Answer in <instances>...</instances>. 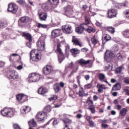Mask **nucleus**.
<instances>
[{
  "label": "nucleus",
  "mask_w": 129,
  "mask_h": 129,
  "mask_svg": "<svg viewBox=\"0 0 129 129\" xmlns=\"http://www.w3.org/2000/svg\"><path fill=\"white\" fill-rule=\"evenodd\" d=\"M1 114L3 116L13 117L14 116V109L10 108H4L1 110Z\"/></svg>",
  "instance_id": "nucleus-1"
},
{
  "label": "nucleus",
  "mask_w": 129,
  "mask_h": 129,
  "mask_svg": "<svg viewBox=\"0 0 129 129\" xmlns=\"http://www.w3.org/2000/svg\"><path fill=\"white\" fill-rule=\"evenodd\" d=\"M66 44L65 41H61L60 43L57 44L56 46V51L57 52L60 54V55L58 56V61L59 63H62V61L64 59H65V56L64 55V54H63V52L62 51V49H61V44Z\"/></svg>",
  "instance_id": "nucleus-2"
},
{
  "label": "nucleus",
  "mask_w": 129,
  "mask_h": 129,
  "mask_svg": "<svg viewBox=\"0 0 129 129\" xmlns=\"http://www.w3.org/2000/svg\"><path fill=\"white\" fill-rule=\"evenodd\" d=\"M77 62L81 65V66H82V67L88 65L89 68H91L93 65V60L91 59L86 60L83 58H81L77 60Z\"/></svg>",
  "instance_id": "nucleus-3"
},
{
  "label": "nucleus",
  "mask_w": 129,
  "mask_h": 129,
  "mask_svg": "<svg viewBox=\"0 0 129 129\" xmlns=\"http://www.w3.org/2000/svg\"><path fill=\"white\" fill-rule=\"evenodd\" d=\"M65 15L69 18H72L73 17V6L71 5H67L63 8Z\"/></svg>",
  "instance_id": "nucleus-4"
},
{
  "label": "nucleus",
  "mask_w": 129,
  "mask_h": 129,
  "mask_svg": "<svg viewBox=\"0 0 129 129\" xmlns=\"http://www.w3.org/2000/svg\"><path fill=\"white\" fill-rule=\"evenodd\" d=\"M8 11L13 14H16L18 12V5L15 3H10L8 5Z\"/></svg>",
  "instance_id": "nucleus-5"
},
{
  "label": "nucleus",
  "mask_w": 129,
  "mask_h": 129,
  "mask_svg": "<svg viewBox=\"0 0 129 129\" xmlns=\"http://www.w3.org/2000/svg\"><path fill=\"white\" fill-rule=\"evenodd\" d=\"M16 98L20 103H24L28 100V96L24 94H18L16 96Z\"/></svg>",
  "instance_id": "nucleus-6"
},
{
  "label": "nucleus",
  "mask_w": 129,
  "mask_h": 129,
  "mask_svg": "<svg viewBox=\"0 0 129 129\" xmlns=\"http://www.w3.org/2000/svg\"><path fill=\"white\" fill-rule=\"evenodd\" d=\"M62 32L65 34H71L73 32V29H72V26L69 24H67L62 26Z\"/></svg>",
  "instance_id": "nucleus-7"
},
{
  "label": "nucleus",
  "mask_w": 129,
  "mask_h": 129,
  "mask_svg": "<svg viewBox=\"0 0 129 129\" xmlns=\"http://www.w3.org/2000/svg\"><path fill=\"white\" fill-rule=\"evenodd\" d=\"M86 28H87V25L85 24H81L79 26L76 28L75 31L77 34H82Z\"/></svg>",
  "instance_id": "nucleus-8"
},
{
  "label": "nucleus",
  "mask_w": 129,
  "mask_h": 129,
  "mask_svg": "<svg viewBox=\"0 0 129 129\" xmlns=\"http://www.w3.org/2000/svg\"><path fill=\"white\" fill-rule=\"evenodd\" d=\"M22 36L24 37L26 40L29 41V43L26 44L27 46L29 48H32V43H31V42H32V35L29 33L24 32L23 33Z\"/></svg>",
  "instance_id": "nucleus-9"
},
{
  "label": "nucleus",
  "mask_w": 129,
  "mask_h": 129,
  "mask_svg": "<svg viewBox=\"0 0 129 129\" xmlns=\"http://www.w3.org/2000/svg\"><path fill=\"white\" fill-rule=\"evenodd\" d=\"M38 14H39V17L40 21H46V20H47L48 14L47 13L45 12L44 9L39 10Z\"/></svg>",
  "instance_id": "nucleus-10"
},
{
  "label": "nucleus",
  "mask_w": 129,
  "mask_h": 129,
  "mask_svg": "<svg viewBox=\"0 0 129 129\" xmlns=\"http://www.w3.org/2000/svg\"><path fill=\"white\" fill-rule=\"evenodd\" d=\"M34 56L33 57V61L35 62H38L41 60V58L42 57V55H41V52L39 50L35 49L34 51Z\"/></svg>",
  "instance_id": "nucleus-11"
},
{
  "label": "nucleus",
  "mask_w": 129,
  "mask_h": 129,
  "mask_svg": "<svg viewBox=\"0 0 129 129\" xmlns=\"http://www.w3.org/2000/svg\"><path fill=\"white\" fill-rule=\"evenodd\" d=\"M7 76L9 79H17L18 78L19 76L18 75V73L16 72L14 70L8 72Z\"/></svg>",
  "instance_id": "nucleus-12"
},
{
  "label": "nucleus",
  "mask_w": 129,
  "mask_h": 129,
  "mask_svg": "<svg viewBox=\"0 0 129 129\" xmlns=\"http://www.w3.org/2000/svg\"><path fill=\"white\" fill-rule=\"evenodd\" d=\"M47 117V114L44 112H40L36 115V118L39 121H43Z\"/></svg>",
  "instance_id": "nucleus-13"
},
{
  "label": "nucleus",
  "mask_w": 129,
  "mask_h": 129,
  "mask_svg": "<svg viewBox=\"0 0 129 129\" xmlns=\"http://www.w3.org/2000/svg\"><path fill=\"white\" fill-rule=\"evenodd\" d=\"M117 15V12H116V10L115 9H110L108 10V17L110 19H112V18H115Z\"/></svg>",
  "instance_id": "nucleus-14"
},
{
  "label": "nucleus",
  "mask_w": 129,
  "mask_h": 129,
  "mask_svg": "<svg viewBox=\"0 0 129 129\" xmlns=\"http://www.w3.org/2000/svg\"><path fill=\"white\" fill-rule=\"evenodd\" d=\"M37 46L38 49L40 50V51H44L45 50V40H39L37 42Z\"/></svg>",
  "instance_id": "nucleus-15"
},
{
  "label": "nucleus",
  "mask_w": 129,
  "mask_h": 129,
  "mask_svg": "<svg viewBox=\"0 0 129 129\" xmlns=\"http://www.w3.org/2000/svg\"><path fill=\"white\" fill-rule=\"evenodd\" d=\"M114 55L112 52L110 51H107L106 52V54L105 55V60L107 62H110L111 61V59L113 58Z\"/></svg>",
  "instance_id": "nucleus-16"
},
{
  "label": "nucleus",
  "mask_w": 129,
  "mask_h": 129,
  "mask_svg": "<svg viewBox=\"0 0 129 129\" xmlns=\"http://www.w3.org/2000/svg\"><path fill=\"white\" fill-rule=\"evenodd\" d=\"M52 71V66L50 65H46V67L43 68V72L45 75L50 74Z\"/></svg>",
  "instance_id": "nucleus-17"
},
{
  "label": "nucleus",
  "mask_w": 129,
  "mask_h": 129,
  "mask_svg": "<svg viewBox=\"0 0 129 129\" xmlns=\"http://www.w3.org/2000/svg\"><path fill=\"white\" fill-rule=\"evenodd\" d=\"M72 42L75 46H79V47H82L83 46L82 42H80L78 38H73Z\"/></svg>",
  "instance_id": "nucleus-18"
},
{
  "label": "nucleus",
  "mask_w": 129,
  "mask_h": 129,
  "mask_svg": "<svg viewBox=\"0 0 129 129\" xmlns=\"http://www.w3.org/2000/svg\"><path fill=\"white\" fill-rule=\"evenodd\" d=\"M61 33V30L60 29H54L51 32V35L52 37H58L60 36V33Z\"/></svg>",
  "instance_id": "nucleus-19"
},
{
  "label": "nucleus",
  "mask_w": 129,
  "mask_h": 129,
  "mask_svg": "<svg viewBox=\"0 0 129 129\" xmlns=\"http://www.w3.org/2000/svg\"><path fill=\"white\" fill-rule=\"evenodd\" d=\"M47 92H48V90L43 87L39 88L38 90V93L41 95H45Z\"/></svg>",
  "instance_id": "nucleus-20"
},
{
  "label": "nucleus",
  "mask_w": 129,
  "mask_h": 129,
  "mask_svg": "<svg viewBox=\"0 0 129 129\" xmlns=\"http://www.w3.org/2000/svg\"><path fill=\"white\" fill-rule=\"evenodd\" d=\"M31 111V108L28 106H24L22 107V109H21L22 113H28Z\"/></svg>",
  "instance_id": "nucleus-21"
},
{
  "label": "nucleus",
  "mask_w": 129,
  "mask_h": 129,
  "mask_svg": "<svg viewBox=\"0 0 129 129\" xmlns=\"http://www.w3.org/2000/svg\"><path fill=\"white\" fill-rule=\"evenodd\" d=\"M97 87L98 88V92L101 93L103 92V89H107V88L105 87L104 85H97Z\"/></svg>",
  "instance_id": "nucleus-22"
},
{
  "label": "nucleus",
  "mask_w": 129,
  "mask_h": 129,
  "mask_svg": "<svg viewBox=\"0 0 129 129\" xmlns=\"http://www.w3.org/2000/svg\"><path fill=\"white\" fill-rule=\"evenodd\" d=\"M120 88H121V85L119 83H116L112 87V90L113 91H117L120 90Z\"/></svg>",
  "instance_id": "nucleus-23"
},
{
  "label": "nucleus",
  "mask_w": 129,
  "mask_h": 129,
  "mask_svg": "<svg viewBox=\"0 0 129 129\" xmlns=\"http://www.w3.org/2000/svg\"><path fill=\"white\" fill-rule=\"evenodd\" d=\"M77 70H78V68H77L75 71L72 72L71 74L69 76V78L70 79V82H71L72 83H73L74 82V77H72V75L75 73V72H77Z\"/></svg>",
  "instance_id": "nucleus-24"
},
{
  "label": "nucleus",
  "mask_w": 129,
  "mask_h": 129,
  "mask_svg": "<svg viewBox=\"0 0 129 129\" xmlns=\"http://www.w3.org/2000/svg\"><path fill=\"white\" fill-rule=\"evenodd\" d=\"M33 82H37L40 80V75L38 74L34 73L33 74Z\"/></svg>",
  "instance_id": "nucleus-25"
},
{
  "label": "nucleus",
  "mask_w": 129,
  "mask_h": 129,
  "mask_svg": "<svg viewBox=\"0 0 129 129\" xmlns=\"http://www.w3.org/2000/svg\"><path fill=\"white\" fill-rule=\"evenodd\" d=\"M122 35L124 38L129 39V29H126L122 32Z\"/></svg>",
  "instance_id": "nucleus-26"
},
{
  "label": "nucleus",
  "mask_w": 129,
  "mask_h": 129,
  "mask_svg": "<svg viewBox=\"0 0 129 129\" xmlns=\"http://www.w3.org/2000/svg\"><path fill=\"white\" fill-rule=\"evenodd\" d=\"M71 52L73 55H77V54L80 53V50L77 48H72L71 49Z\"/></svg>",
  "instance_id": "nucleus-27"
},
{
  "label": "nucleus",
  "mask_w": 129,
  "mask_h": 129,
  "mask_svg": "<svg viewBox=\"0 0 129 129\" xmlns=\"http://www.w3.org/2000/svg\"><path fill=\"white\" fill-rule=\"evenodd\" d=\"M127 112V109L126 108H123L121 110H120L119 114L122 116H124L125 114H126V113Z\"/></svg>",
  "instance_id": "nucleus-28"
},
{
  "label": "nucleus",
  "mask_w": 129,
  "mask_h": 129,
  "mask_svg": "<svg viewBox=\"0 0 129 129\" xmlns=\"http://www.w3.org/2000/svg\"><path fill=\"white\" fill-rule=\"evenodd\" d=\"M33 129H40V128H43V127H44V126H38V124H37V122H36V121H35L34 120L33 121Z\"/></svg>",
  "instance_id": "nucleus-29"
},
{
  "label": "nucleus",
  "mask_w": 129,
  "mask_h": 129,
  "mask_svg": "<svg viewBox=\"0 0 129 129\" xmlns=\"http://www.w3.org/2000/svg\"><path fill=\"white\" fill-rule=\"evenodd\" d=\"M37 28H41L42 29H47L48 25L47 24H42L40 23L37 24Z\"/></svg>",
  "instance_id": "nucleus-30"
},
{
  "label": "nucleus",
  "mask_w": 129,
  "mask_h": 129,
  "mask_svg": "<svg viewBox=\"0 0 129 129\" xmlns=\"http://www.w3.org/2000/svg\"><path fill=\"white\" fill-rule=\"evenodd\" d=\"M79 94L80 96H84V94H85V91H84V89L83 87H81L79 89Z\"/></svg>",
  "instance_id": "nucleus-31"
},
{
  "label": "nucleus",
  "mask_w": 129,
  "mask_h": 129,
  "mask_svg": "<svg viewBox=\"0 0 129 129\" xmlns=\"http://www.w3.org/2000/svg\"><path fill=\"white\" fill-rule=\"evenodd\" d=\"M44 110L46 112H51V110H52V107L51 105H48L44 108Z\"/></svg>",
  "instance_id": "nucleus-32"
},
{
  "label": "nucleus",
  "mask_w": 129,
  "mask_h": 129,
  "mask_svg": "<svg viewBox=\"0 0 129 129\" xmlns=\"http://www.w3.org/2000/svg\"><path fill=\"white\" fill-rule=\"evenodd\" d=\"M28 20H29L28 17H23L19 19V22H20L21 23H27V22H28Z\"/></svg>",
  "instance_id": "nucleus-33"
},
{
  "label": "nucleus",
  "mask_w": 129,
  "mask_h": 129,
  "mask_svg": "<svg viewBox=\"0 0 129 129\" xmlns=\"http://www.w3.org/2000/svg\"><path fill=\"white\" fill-rule=\"evenodd\" d=\"M69 68H70V69H73V72H74V71H75L76 70V69L78 68V67H77V68H75L74 67V64H73V62H71L69 66H68Z\"/></svg>",
  "instance_id": "nucleus-34"
},
{
  "label": "nucleus",
  "mask_w": 129,
  "mask_h": 129,
  "mask_svg": "<svg viewBox=\"0 0 129 129\" xmlns=\"http://www.w3.org/2000/svg\"><path fill=\"white\" fill-rule=\"evenodd\" d=\"M27 81L29 82V83L33 82V73H31L29 75L28 78L27 79Z\"/></svg>",
  "instance_id": "nucleus-35"
},
{
  "label": "nucleus",
  "mask_w": 129,
  "mask_h": 129,
  "mask_svg": "<svg viewBox=\"0 0 129 129\" xmlns=\"http://www.w3.org/2000/svg\"><path fill=\"white\" fill-rule=\"evenodd\" d=\"M92 43L94 45H96L97 43L98 42V40H97V38L95 36H93L92 37L91 39Z\"/></svg>",
  "instance_id": "nucleus-36"
},
{
  "label": "nucleus",
  "mask_w": 129,
  "mask_h": 129,
  "mask_svg": "<svg viewBox=\"0 0 129 129\" xmlns=\"http://www.w3.org/2000/svg\"><path fill=\"white\" fill-rule=\"evenodd\" d=\"M103 38L106 40V42H107V41H109L111 39V37L108 34H104Z\"/></svg>",
  "instance_id": "nucleus-37"
},
{
  "label": "nucleus",
  "mask_w": 129,
  "mask_h": 129,
  "mask_svg": "<svg viewBox=\"0 0 129 129\" xmlns=\"http://www.w3.org/2000/svg\"><path fill=\"white\" fill-rule=\"evenodd\" d=\"M85 21L86 22L85 25H88L90 24V18L87 15L85 16Z\"/></svg>",
  "instance_id": "nucleus-38"
},
{
  "label": "nucleus",
  "mask_w": 129,
  "mask_h": 129,
  "mask_svg": "<svg viewBox=\"0 0 129 129\" xmlns=\"http://www.w3.org/2000/svg\"><path fill=\"white\" fill-rule=\"evenodd\" d=\"M99 78L101 82H103V81H104V79L105 78V75L103 74H99Z\"/></svg>",
  "instance_id": "nucleus-39"
},
{
  "label": "nucleus",
  "mask_w": 129,
  "mask_h": 129,
  "mask_svg": "<svg viewBox=\"0 0 129 129\" xmlns=\"http://www.w3.org/2000/svg\"><path fill=\"white\" fill-rule=\"evenodd\" d=\"M88 109H89L91 111L92 113H95V107L94 105H90Z\"/></svg>",
  "instance_id": "nucleus-40"
},
{
  "label": "nucleus",
  "mask_w": 129,
  "mask_h": 129,
  "mask_svg": "<svg viewBox=\"0 0 129 129\" xmlns=\"http://www.w3.org/2000/svg\"><path fill=\"white\" fill-rule=\"evenodd\" d=\"M54 90L55 92H59L60 91V87L57 84H55L54 85Z\"/></svg>",
  "instance_id": "nucleus-41"
},
{
  "label": "nucleus",
  "mask_w": 129,
  "mask_h": 129,
  "mask_svg": "<svg viewBox=\"0 0 129 129\" xmlns=\"http://www.w3.org/2000/svg\"><path fill=\"white\" fill-rule=\"evenodd\" d=\"M107 31L111 33V34H113L114 32H115V30H114V28L109 27L106 28Z\"/></svg>",
  "instance_id": "nucleus-42"
},
{
  "label": "nucleus",
  "mask_w": 129,
  "mask_h": 129,
  "mask_svg": "<svg viewBox=\"0 0 129 129\" xmlns=\"http://www.w3.org/2000/svg\"><path fill=\"white\" fill-rule=\"evenodd\" d=\"M49 2L51 5H54L55 6L59 4V0H49Z\"/></svg>",
  "instance_id": "nucleus-43"
},
{
  "label": "nucleus",
  "mask_w": 129,
  "mask_h": 129,
  "mask_svg": "<svg viewBox=\"0 0 129 129\" xmlns=\"http://www.w3.org/2000/svg\"><path fill=\"white\" fill-rule=\"evenodd\" d=\"M123 69V68L121 66L116 69V73H117V74H119V73H121V71H122Z\"/></svg>",
  "instance_id": "nucleus-44"
},
{
  "label": "nucleus",
  "mask_w": 129,
  "mask_h": 129,
  "mask_svg": "<svg viewBox=\"0 0 129 129\" xmlns=\"http://www.w3.org/2000/svg\"><path fill=\"white\" fill-rule=\"evenodd\" d=\"M87 32H88V33H94V32H95V29H94L93 28L89 27H88V28L87 30Z\"/></svg>",
  "instance_id": "nucleus-45"
},
{
  "label": "nucleus",
  "mask_w": 129,
  "mask_h": 129,
  "mask_svg": "<svg viewBox=\"0 0 129 129\" xmlns=\"http://www.w3.org/2000/svg\"><path fill=\"white\" fill-rule=\"evenodd\" d=\"M58 99V97H57V96L53 95L51 97L48 99V100H49V101H52V100H56V99Z\"/></svg>",
  "instance_id": "nucleus-46"
},
{
  "label": "nucleus",
  "mask_w": 129,
  "mask_h": 129,
  "mask_svg": "<svg viewBox=\"0 0 129 129\" xmlns=\"http://www.w3.org/2000/svg\"><path fill=\"white\" fill-rule=\"evenodd\" d=\"M118 49H119L118 45H117V44L114 45V46L112 48V50L114 52H116L117 51H118Z\"/></svg>",
  "instance_id": "nucleus-47"
},
{
  "label": "nucleus",
  "mask_w": 129,
  "mask_h": 129,
  "mask_svg": "<svg viewBox=\"0 0 129 129\" xmlns=\"http://www.w3.org/2000/svg\"><path fill=\"white\" fill-rule=\"evenodd\" d=\"M63 121L64 123H69V124H70L72 122V120L69 119V118H66L65 120H63Z\"/></svg>",
  "instance_id": "nucleus-48"
},
{
  "label": "nucleus",
  "mask_w": 129,
  "mask_h": 129,
  "mask_svg": "<svg viewBox=\"0 0 129 129\" xmlns=\"http://www.w3.org/2000/svg\"><path fill=\"white\" fill-rule=\"evenodd\" d=\"M123 82L125 83V84H129V77L124 78Z\"/></svg>",
  "instance_id": "nucleus-49"
},
{
  "label": "nucleus",
  "mask_w": 129,
  "mask_h": 129,
  "mask_svg": "<svg viewBox=\"0 0 129 129\" xmlns=\"http://www.w3.org/2000/svg\"><path fill=\"white\" fill-rule=\"evenodd\" d=\"M117 58L118 60H119L120 61H122V60L123 59V58H122V56L119 53L117 54Z\"/></svg>",
  "instance_id": "nucleus-50"
},
{
  "label": "nucleus",
  "mask_w": 129,
  "mask_h": 129,
  "mask_svg": "<svg viewBox=\"0 0 129 129\" xmlns=\"http://www.w3.org/2000/svg\"><path fill=\"white\" fill-rule=\"evenodd\" d=\"M84 87L87 89H90V88H91V87H92V84L90 83L86 84L84 86Z\"/></svg>",
  "instance_id": "nucleus-51"
},
{
  "label": "nucleus",
  "mask_w": 129,
  "mask_h": 129,
  "mask_svg": "<svg viewBox=\"0 0 129 129\" xmlns=\"http://www.w3.org/2000/svg\"><path fill=\"white\" fill-rule=\"evenodd\" d=\"M28 124L29 125V129H33V120L28 121Z\"/></svg>",
  "instance_id": "nucleus-52"
},
{
  "label": "nucleus",
  "mask_w": 129,
  "mask_h": 129,
  "mask_svg": "<svg viewBox=\"0 0 129 129\" xmlns=\"http://www.w3.org/2000/svg\"><path fill=\"white\" fill-rule=\"evenodd\" d=\"M87 104L89 106V107H90V105H93V101L91 100H89L87 101Z\"/></svg>",
  "instance_id": "nucleus-53"
},
{
  "label": "nucleus",
  "mask_w": 129,
  "mask_h": 129,
  "mask_svg": "<svg viewBox=\"0 0 129 129\" xmlns=\"http://www.w3.org/2000/svg\"><path fill=\"white\" fill-rule=\"evenodd\" d=\"M124 14L126 18H129V10H126L124 12Z\"/></svg>",
  "instance_id": "nucleus-54"
},
{
  "label": "nucleus",
  "mask_w": 129,
  "mask_h": 129,
  "mask_svg": "<svg viewBox=\"0 0 129 129\" xmlns=\"http://www.w3.org/2000/svg\"><path fill=\"white\" fill-rule=\"evenodd\" d=\"M89 124H90V126H92V127H94V126H95V124L94 123L93 121L89 120Z\"/></svg>",
  "instance_id": "nucleus-55"
},
{
  "label": "nucleus",
  "mask_w": 129,
  "mask_h": 129,
  "mask_svg": "<svg viewBox=\"0 0 129 129\" xmlns=\"http://www.w3.org/2000/svg\"><path fill=\"white\" fill-rule=\"evenodd\" d=\"M122 5L120 3H117L115 4V7L117 8V9H120L122 7Z\"/></svg>",
  "instance_id": "nucleus-56"
},
{
  "label": "nucleus",
  "mask_w": 129,
  "mask_h": 129,
  "mask_svg": "<svg viewBox=\"0 0 129 129\" xmlns=\"http://www.w3.org/2000/svg\"><path fill=\"white\" fill-rule=\"evenodd\" d=\"M81 78V77L80 76H78L77 77V82L78 84H80V79Z\"/></svg>",
  "instance_id": "nucleus-57"
},
{
  "label": "nucleus",
  "mask_w": 129,
  "mask_h": 129,
  "mask_svg": "<svg viewBox=\"0 0 129 129\" xmlns=\"http://www.w3.org/2000/svg\"><path fill=\"white\" fill-rule=\"evenodd\" d=\"M5 26V24L3 22H0V29H3Z\"/></svg>",
  "instance_id": "nucleus-58"
},
{
  "label": "nucleus",
  "mask_w": 129,
  "mask_h": 129,
  "mask_svg": "<svg viewBox=\"0 0 129 129\" xmlns=\"http://www.w3.org/2000/svg\"><path fill=\"white\" fill-rule=\"evenodd\" d=\"M102 127L103 128H106V127H108V125H107V124L102 123Z\"/></svg>",
  "instance_id": "nucleus-59"
},
{
  "label": "nucleus",
  "mask_w": 129,
  "mask_h": 129,
  "mask_svg": "<svg viewBox=\"0 0 129 129\" xmlns=\"http://www.w3.org/2000/svg\"><path fill=\"white\" fill-rule=\"evenodd\" d=\"M109 69H110V66L105 67V70L106 71H109Z\"/></svg>",
  "instance_id": "nucleus-60"
},
{
  "label": "nucleus",
  "mask_w": 129,
  "mask_h": 129,
  "mask_svg": "<svg viewBox=\"0 0 129 129\" xmlns=\"http://www.w3.org/2000/svg\"><path fill=\"white\" fill-rule=\"evenodd\" d=\"M90 78V76H89V75H87L85 76V79H86V80H89Z\"/></svg>",
  "instance_id": "nucleus-61"
},
{
  "label": "nucleus",
  "mask_w": 129,
  "mask_h": 129,
  "mask_svg": "<svg viewBox=\"0 0 129 129\" xmlns=\"http://www.w3.org/2000/svg\"><path fill=\"white\" fill-rule=\"evenodd\" d=\"M123 91H125V92H126L127 95H129V90L127 89H124Z\"/></svg>",
  "instance_id": "nucleus-62"
},
{
  "label": "nucleus",
  "mask_w": 129,
  "mask_h": 129,
  "mask_svg": "<svg viewBox=\"0 0 129 129\" xmlns=\"http://www.w3.org/2000/svg\"><path fill=\"white\" fill-rule=\"evenodd\" d=\"M82 52H87L88 51V49L86 48H83L81 49Z\"/></svg>",
  "instance_id": "nucleus-63"
},
{
  "label": "nucleus",
  "mask_w": 129,
  "mask_h": 129,
  "mask_svg": "<svg viewBox=\"0 0 129 129\" xmlns=\"http://www.w3.org/2000/svg\"><path fill=\"white\" fill-rule=\"evenodd\" d=\"M64 85H65V84H64V83H63V82H61L59 83V86H60V87H64Z\"/></svg>",
  "instance_id": "nucleus-64"
}]
</instances>
